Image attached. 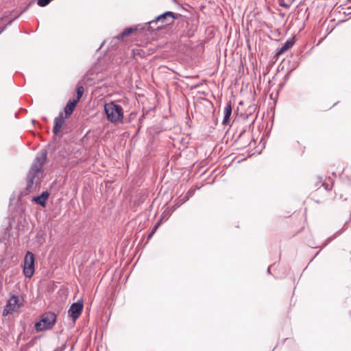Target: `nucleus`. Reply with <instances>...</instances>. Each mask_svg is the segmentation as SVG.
Returning a JSON list of instances; mask_svg holds the SVG:
<instances>
[{"label":"nucleus","mask_w":351,"mask_h":351,"mask_svg":"<svg viewBox=\"0 0 351 351\" xmlns=\"http://www.w3.org/2000/svg\"><path fill=\"white\" fill-rule=\"evenodd\" d=\"M34 273V255L27 252L24 259L23 274L25 277L31 278Z\"/></svg>","instance_id":"obj_5"},{"label":"nucleus","mask_w":351,"mask_h":351,"mask_svg":"<svg viewBox=\"0 0 351 351\" xmlns=\"http://www.w3.org/2000/svg\"><path fill=\"white\" fill-rule=\"evenodd\" d=\"M323 186H324L325 189L327 191H330L332 189V184L323 183Z\"/></svg>","instance_id":"obj_17"},{"label":"nucleus","mask_w":351,"mask_h":351,"mask_svg":"<svg viewBox=\"0 0 351 351\" xmlns=\"http://www.w3.org/2000/svg\"><path fill=\"white\" fill-rule=\"evenodd\" d=\"M175 19L174 13L170 11L165 12V13L158 16L155 20L149 22V25H152L154 23L161 22L162 23L169 24Z\"/></svg>","instance_id":"obj_7"},{"label":"nucleus","mask_w":351,"mask_h":351,"mask_svg":"<svg viewBox=\"0 0 351 351\" xmlns=\"http://www.w3.org/2000/svg\"><path fill=\"white\" fill-rule=\"evenodd\" d=\"M267 272H268V273H269V272H270V268H269V267L267 269Z\"/></svg>","instance_id":"obj_22"},{"label":"nucleus","mask_w":351,"mask_h":351,"mask_svg":"<svg viewBox=\"0 0 351 351\" xmlns=\"http://www.w3.org/2000/svg\"><path fill=\"white\" fill-rule=\"evenodd\" d=\"M82 310L83 302L82 300H78L77 302L71 304L68 311V315L75 322L81 315Z\"/></svg>","instance_id":"obj_6"},{"label":"nucleus","mask_w":351,"mask_h":351,"mask_svg":"<svg viewBox=\"0 0 351 351\" xmlns=\"http://www.w3.org/2000/svg\"><path fill=\"white\" fill-rule=\"evenodd\" d=\"M83 93H84V88L82 86L77 87V97L75 100H77V101H78L80 99V98L82 97Z\"/></svg>","instance_id":"obj_14"},{"label":"nucleus","mask_w":351,"mask_h":351,"mask_svg":"<svg viewBox=\"0 0 351 351\" xmlns=\"http://www.w3.org/2000/svg\"><path fill=\"white\" fill-rule=\"evenodd\" d=\"M57 315L53 312H47L40 316V321L35 324V329L38 332L49 330L55 325Z\"/></svg>","instance_id":"obj_3"},{"label":"nucleus","mask_w":351,"mask_h":351,"mask_svg":"<svg viewBox=\"0 0 351 351\" xmlns=\"http://www.w3.org/2000/svg\"><path fill=\"white\" fill-rule=\"evenodd\" d=\"M77 103V100L69 101L67 103V104L64 107V114L66 117H69L72 114L76 106Z\"/></svg>","instance_id":"obj_11"},{"label":"nucleus","mask_w":351,"mask_h":351,"mask_svg":"<svg viewBox=\"0 0 351 351\" xmlns=\"http://www.w3.org/2000/svg\"><path fill=\"white\" fill-rule=\"evenodd\" d=\"M47 158V152L45 150H41L37 155L35 161L32 164L31 169L27 177V186L26 191L28 192L31 191V189L34 183V180L37 176V174L42 172L43 167L45 164Z\"/></svg>","instance_id":"obj_1"},{"label":"nucleus","mask_w":351,"mask_h":351,"mask_svg":"<svg viewBox=\"0 0 351 351\" xmlns=\"http://www.w3.org/2000/svg\"><path fill=\"white\" fill-rule=\"evenodd\" d=\"M66 118V117H64L62 112H60L58 117L55 118L54 126L53 128V132L55 135H58L60 132L61 129L65 123Z\"/></svg>","instance_id":"obj_8"},{"label":"nucleus","mask_w":351,"mask_h":351,"mask_svg":"<svg viewBox=\"0 0 351 351\" xmlns=\"http://www.w3.org/2000/svg\"><path fill=\"white\" fill-rule=\"evenodd\" d=\"M192 195V193L191 191H188L186 193V199H188L190 196Z\"/></svg>","instance_id":"obj_18"},{"label":"nucleus","mask_w":351,"mask_h":351,"mask_svg":"<svg viewBox=\"0 0 351 351\" xmlns=\"http://www.w3.org/2000/svg\"><path fill=\"white\" fill-rule=\"evenodd\" d=\"M49 195V194L47 191H43L40 195L34 197L33 201L43 206H45Z\"/></svg>","instance_id":"obj_10"},{"label":"nucleus","mask_w":351,"mask_h":351,"mask_svg":"<svg viewBox=\"0 0 351 351\" xmlns=\"http://www.w3.org/2000/svg\"><path fill=\"white\" fill-rule=\"evenodd\" d=\"M160 226V222H157L154 226L153 227L151 232L149 233V234L148 235V239H150L151 237H152V236L154 234V233L156 232V231L157 230V229Z\"/></svg>","instance_id":"obj_15"},{"label":"nucleus","mask_w":351,"mask_h":351,"mask_svg":"<svg viewBox=\"0 0 351 351\" xmlns=\"http://www.w3.org/2000/svg\"><path fill=\"white\" fill-rule=\"evenodd\" d=\"M104 110L107 119L112 123H121L123 121V110L121 106L114 101L106 103Z\"/></svg>","instance_id":"obj_2"},{"label":"nucleus","mask_w":351,"mask_h":351,"mask_svg":"<svg viewBox=\"0 0 351 351\" xmlns=\"http://www.w3.org/2000/svg\"><path fill=\"white\" fill-rule=\"evenodd\" d=\"M134 30L132 27H128L124 29V31L120 34L117 38L119 39H123L124 37L129 36Z\"/></svg>","instance_id":"obj_13"},{"label":"nucleus","mask_w":351,"mask_h":351,"mask_svg":"<svg viewBox=\"0 0 351 351\" xmlns=\"http://www.w3.org/2000/svg\"><path fill=\"white\" fill-rule=\"evenodd\" d=\"M283 6H285L286 8L289 7V5H282Z\"/></svg>","instance_id":"obj_23"},{"label":"nucleus","mask_w":351,"mask_h":351,"mask_svg":"<svg viewBox=\"0 0 351 351\" xmlns=\"http://www.w3.org/2000/svg\"><path fill=\"white\" fill-rule=\"evenodd\" d=\"M294 45V40L293 38H291L287 40L285 43L283 44V45L278 49L276 53V56H280L282 54H283L285 52H286L287 50L291 49L293 45Z\"/></svg>","instance_id":"obj_9"},{"label":"nucleus","mask_w":351,"mask_h":351,"mask_svg":"<svg viewBox=\"0 0 351 351\" xmlns=\"http://www.w3.org/2000/svg\"><path fill=\"white\" fill-rule=\"evenodd\" d=\"M232 114V106L230 104H227L224 108V116L222 121L223 125H228L230 121V117Z\"/></svg>","instance_id":"obj_12"},{"label":"nucleus","mask_w":351,"mask_h":351,"mask_svg":"<svg viewBox=\"0 0 351 351\" xmlns=\"http://www.w3.org/2000/svg\"><path fill=\"white\" fill-rule=\"evenodd\" d=\"M27 8H28V5H27L26 8H24L23 10L18 16L14 17V19H16L21 14H22L23 12H25L27 9Z\"/></svg>","instance_id":"obj_19"},{"label":"nucleus","mask_w":351,"mask_h":351,"mask_svg":"<svg viewBox=\"0 0 351 351\" xmlns=\"http://www.w3.org/2000/svg\"><path fill=\"white\" fill-rule=\"evenodd\" d=\"M5 28V26L3 27L1 30H0V34L3 31V29Z\"/></svg>","instance_id":"obj_21"},{"label":"nucleus","mask_w":351,"mask_h":351,"mask_svg":"<svg viewBox=\"0 0 351 351\" xmlns=\"http://www.w3.org/2000/svg\"><path fill=\"white\" fill-rule=\"evenodd\" d=\"M23 305V299L17 295H12L8 300L3 310V315H7L13 312H16Z\"/></svg>","instance_id":"obj_4"},{"label":"nucleus","mask_w":351,"mask_h":351,"mask_svg":"<svg viewBox=\"0 0 351 351\" xmlns=\"http://www.w3.org/2000/svg\"><path fill=\"white\" fill-rule=\"evenodd\" d=\"M133 55H134V56H135L136 55L140 56H143L145 55V52H143L142 49H134Z\"/></svg>","instance_id":"obj_16"},{"label":"nucleus","mask_w":351,"mask_h":351,"mask_svg":"<svg viewBox=\"0 0 351 351\" xmlns=\"http://www.w3.org/2000/svg\"><path fill=\"white\" fill-rule=\"evenodd\" d=\"M162 26H163V25H160V26H158V27H156V29H160Z\"/></svg>","instance_id":"obj_20"}]
</instances>
